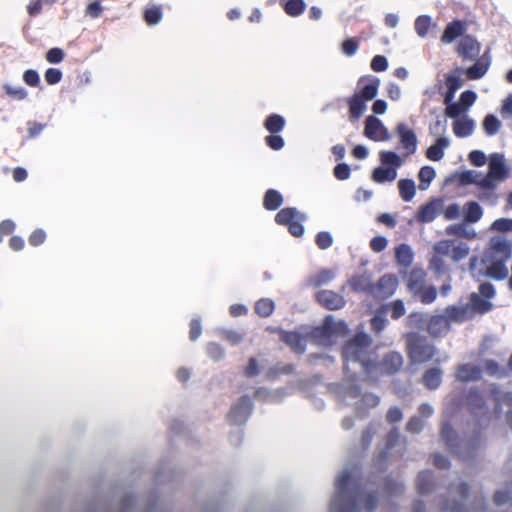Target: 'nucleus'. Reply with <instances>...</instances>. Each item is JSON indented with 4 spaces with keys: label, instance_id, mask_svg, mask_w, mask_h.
Returning a JSON list of instances; mask_svg holds the SVG:
<instances>
[{
    "label": "nucleus",
    "instance_id": "nucleus-15",
    "mask_svg": "<svg viewBox=\"0 0 512 512\" xmlns=\"http://www.w3.org/2000/svg\"><path fill=\"white\" fill-rule=\"evenodd\" d=\"M364 135L373 141H385L389 138L387 129L375 116L370 115L365 119Z\"/></svg>",
    "mask_w": 512,
    "mask_h": 512
},
{
    "label": "nucleus",
    "instance_id": "nucleus-43",
    "mask_svg": "<svg viewBox=\"0 0 512 512\" xmlns=\"http://www.w3.org/2000/svg\"><path fill=\"white\" fill-rule=\"evenodd\" d=\"M501 127L499 119L493 115L488 114L483 121V129L488 136H493L498 133Z\"/></svg>",
    "mask_w": 512,
    "mask_h": 512
},
{
    "label": "nucleus",
    "instance_id": "nucleus-39",
    "mask_svg": "<svg viewBox=\"0 0 512 512\" xmlns=\"http://www.w3.org/2000/svg\"><path fill=\"white\" fill-rule=\"evenodd\" d=\"M275 309L274 302L269 298H261L259 299L254 306L255 313L262 317H269Z\"/></svg>",
    "mask_w": 512,
    "mask_h": 512
},
{
    "label": "nucleus",
    "instance_id": "nucleus-21",
    "mask_svg": "<svg viewBox=\"0 0 512 512\" xmlns=\"http://www.w3.org/2000/svg\"><path fill=\"white\" fill-rule=\"evenodd\" d=\"M466 401L473 414L481 415L487 413L486 401L478 389H471L467 394Z\"/></svg>",
    "mask_w": 512,
    "mask_h": 512
},
{
    "label": "nucleus",
    "instance_id": "nucleus-32",
    "mask_svg": "<svg viewBox=\"0 0 512 512\" xmlns=\"http://www.w3.org/2000/svg\"><path fill=\"white\" fill-rule=\"evenodd\" d=\"M395 258L398 264L408 267L413 261V253L409 245L400 244L395 248Z\"/></svg>",
    "mask_w": 512,
    "mask_h": 512
},
{
    "label": "nucleus",
    "instance_id": "nucleus-55",
    "mask_svg": "<svg viewBox=\"0 0 512 512\" xmlns=\"http://www.w3.org/2000/svg\"><path fill=\"white\" fill-rule=\"evenodd\" d=\"M45 81L49 85L57 84L62 79V72L57 68H48L44 74Z\"/></svg>",
    "mask_w": 512,
    "mask_h": 512
},
{
    "label": "nucleus",
    "instance_id": "nucleus-27",
    "mask_svg": "<svg viewBox=\"0 0 512 512\" xmlns=\"http://www.w3.org/2000/svg\"><path fill=\"white\" fill-rule=\"evenodd\" d=\"M286 125V120L283 116L273 113L267 116L264 121V128L271 134L280 133Z\"/></svg>",
    "mask_w": 512,
    "mask_h": 512
},
{
    "label": "nucleus",
    "instance_id": "nucleus-19",
    "mask_svg": "<svg viewBox=\"0 0 512 512\" xmlns=\"http://www.w3.org/2000/svg\"><path fill=\"white\" fill-rule=\"evenodd\" d=\"M482 377V369L476 365L467 363L460 364L456 368L455 378L459 382L467 383L471 381H478Z\"/></svg>",
    "mask_w": 512,
    "mask_h": 512
},
{
    "label": "nucleus",
    "instance_id": "nucleus-48",
    "mask_svg": "<svg viewBox=\"0 0 512 512\" xmlns=\"http://www.w3.org/2000/svg\"><path fill=\"white\" fill-rule=\"evenodd\" d=\"M445 255H440L435 252V255L430 259V268L438 275H443L447 272L448 268L443 259Z\"/></svg>",
    "mask_w": 512,
    "mask_h": 512
},
{
    "label": "nucleus",
    "instance_id": "nucleus-13",
    "mask_svg": "<svg viewBox=\"0 0 512 512\" xmlns=\"http://www.w3.org/2000/svg\"><path fill=\"white\" fill-rule=\"evenodd\" d=\"M396 134L399 138L400 146L405 150V155L414 154L417 149V137L413 129L401 122L396 126Z\"/></svg>",
    "mask_w": 512,
    "mask_h": 512
},
{
    "label": "nucleus",
    "instance_id": "nucleus-12",
    "mask_svg": "<svg viewBox=\"0 0 512 512\" xmlns=\"http://www.w3.org/2000/svg\"><path fill=\"white\" fill-rule=\"evenodd\" d=\"M336 334V325L332 316H327L320 327L314 328L310 335L319 345L330 346L333 343V337Z\"/></svg>",
    "mask_w": 512,
    "mask_h": 512
},
{
    "label": "nucleus",
    "instance_id": "nucleus-62",
    "mask_svg": "<svg viewBox=\"0 0 512 512\" xmlns=\"http://www.w3.org/2000/svg\"><path fill=\"white\" fill-rule=\"evenodd\" d=\"M45 239V231L43 229H36L30 234L28 241L31 246L36 247L43 244Z\"/></svg>",
    "mask_w": 512,
    "mask_h": 512
},
{
    "label": "nucleus",
    "instance_id": "nucleus-37",
    "mask_svg": "<svg viewBox=\"0 0 512 512\" xmlns=\"http://www.w3.org/2000/svg\"><path fill=\"white\" fill-rule=\"evenodd\" d=\"M483 211L481 206L475 202L470 201L465 205V221L468 223H475L481 219Z\"/></svg>",
    "mask_w": 512,
    "mask_h": 512
},
{
    "label": "nucleus",
    "instance_id": "nucleus-60",
    "mask_svg": "<svg viewBox=\"0 0 512 512\" xmlns=\"http://www.w3.org/2000/svg\"><path fill=\"white\" fill-rule=\"evenodd\" d=\"M222 337L232 345L239 344L243 339V334L236 330H224Z\"/></svg>",
    "mask_w": 512,
    "mask_h": 512
},
{
    "label": "nucleus",
    "instance_id": "nucleus-5",
    "mask_svg": "<svg viewBox=\"0 0 512 512\" xmlns=\"http://www.w3.org/2000/svg\"><path fill=\"white\" fill-rule=\"evenodd\" d=\"M509 175V169L505 164L502 154H492L489 161V170L487 175L479 180L468 179L465 177L464 181L467 183H476L479 187L487 190L494 189L497 183L504 181Z\"/></svg>",
    "mask_w": 512,
    "mask_h": 512
},
{
    "label": "nucleus",
    "instance_id": "nucleus-6",
    "mask_svg": "<svg viewBox=\"0 0 512 512\" xmlns=\"http://www.w3.org/2000/svg\"><path fill=\"white\" fill-rule=\"evenodd\" d=\"M380 80L376 77L369 80L358 92H355L347 101L349 117L358 120L366 109V102L377 96Z\"/></svg>",
    "mask_w": 512,
    "mask_h": 512
},
{
    "label": "nucleus",
    "instance_id": "nucleus-4",
    "mask_svg": "<svg viewBox=\"0 0 512 512\" xmlns=\"http://www.w3.org/2000/svg\"><path fill=\"white\" fill-rule=\"evenodd\" d=\"M407 289L413 298L425 305L433 303L438 294L435 286L427 285L426 273L421 269H413L409 273Z\"/></svg>",
    "mask_w": 512,
    "mask_h": 512
},
{
    "label": "nucleus",
    "instance_id": "nucleus-59",
    "mask_svg": "<svg viewBox=\"0 0 512 512\" xmlns=\"http://www.w3.org/2000/svg\"><path fill=\"white\" fill-rule=\"evenodd\" d=\"M24 82L31 87H37L40 83V77L36 70L29 69L23 74Z\"/></svg>",
    "mask_w": 512,
    "mask_h": 512
},
{
    "label": "nucleus",
    "instance_id": "nucleus-11",
    "mask_svg": "<svg viewBox=\"0 0 512 512\" xmlns=\"http://www.w3.org/2000/svg\"><path fill=\"white\" fill-rule=\"evenodd\" d=\"M481 51L480 42L472 35H464L456 46V53L463 60H475Z\"/></svg>",
    "mask_w": 512,
    "mask_h": 512
},
{
    "label": "nucleus",
    "instance_id": "nucleus-44",
    "mask_svg": "<svg viewBox=\"0 0 512 512\" xmlns=\"http://www.w3.org/2000/svg\"><path fill=\"white\" fill-rule=\"evenodd\" d=\"M380 160L383 165H389V168L397 169L402 165L401 157L392 151L380 152Z\"/></svg>",
    "mask_w": 512,
    "mask_h": 512
},
{
    "label": "nucleus",
    "instance_id": "nucleus-45",
    "mask_svg": "<svg viewBox=\"0 0 512 512\" xmlns=\"http://www.w3.org/2000/svg\"><path fill=\"white\" fill-rule=\"evenodd\" d=\"M295 370V367L293 364H285L282 366H276L273 368H270L266 373V378L269 380H275L280 375H289L293 373Z\"/></svg>",
    "mask_w": 512,
    "mask_h": 512
},
{
    "label": "nucleus",
    "instance_id": "nucleus-24",
    "mask_svg": "<svg viewBox=\"0 0 512 512\" xmlns=\"http://www.w3.org/2000/svg\"><path fill=\"white\" fill-rule=\"evenodd\" d=\"M443 371L438 367L427 369L422 375L421 382L428 390H436L442 383Z\"/></svg>",
    "mask_w": 512,
    "mask_h": 512
},
{
    "label": "nucleus",
    "instance_id": "nucleus-31",
    "mask_svg": "<svg viewBox=\"0 0 512 512\" xmlns=\"http://www.w3.org/2000/svg\"><path fill=\"white\" fill-rule=\"evenodd\" d=\"M281 4L285 13L291 17L301 15L306 8L304 0H282Z\"/></svg>",
    "mask_w": 512,
    "mask_h": 512
},
{
    "label": "nucleus",
    "instance_id": "nucleus-10",
    "mask_svg": "<svg viewBox=\"0 0 512 512\" xmlns=\"http://www.w3.org/2000/svg\"><path fill=\"white\" fill-rule=\"evenodd\" d=\"M398 287V278L393 274H385L370 284L367 291L376 299L385 300L391 297Z\"/></svg>",
    "mask_w": 512,
    "mask_h": 512
},
{
    "label": "nucleus",
    "instance_id": "nucleus-14",
    "mask_svg": "<svg viewBox=\"0 0 512 512\" xmlns=\"http://www.w3.org/2000/svg\"><path fill=\"white\" fill-rule=\"evenodd\" d=\"M252 410L248 396H243L231 407L228 418L233 424H241L247 420Z\"/></svg>",
    "mask_w": 512,
    "mask_h": 512
},
{
    "label": "nucleus",
    "instance_id": "nucleus-35",
    "mask_svg": "<svg viewBox=\"0 0 512 512\" xmlns=\"http://www.w3.org/2000/svg\"><path fill=\"white\" fill-rule=\"evenodd\" d=\"M489 63L483 60H477L472 66L467 68L466 76L470 80L482 78L488 71Z\"/></svg>",
    "mask_w": 512,
    "mask_h": 512
},
{
    "label": "nucleus",
    "instance_id": "nucleus-25",
    "mask_svg": "<svg viewBox=\"0 0 512 512\" xmlns=\"http://www.w3.org/2000/svg\"><path fill=\"white\" fill-rule=\"evenodd\" d=\"M282 340L296 353H304L306 341L302 334L294 331L285 332Z\"/></svg>",
    "mask_w": 512,
    "mask_h": 512
},
{
    "label": "nucleus",
    "instance_id": "nucleus-40",
    "mask_svg": "<svg viewBox=\"0 0 512 512\" xmlns=\"http://www.w3.org/2000/svg\"><path fill=\"white\" fill-rule=\"evenodd\" d=\"M432 26V18L429 15H420L416 18L414 27L417 35L421 38L427 36Z\"/></svg>",
    "mask_w": 512,
    "mask_h": 512
},
{
    "label": "nucleus",
    "instance_id": "nucleus-18",
    "mask_svg": "<svg viewBox=\"0 0 512 512\" xmlns=\"http://www.w3.org/2000/svg\"><path fill=\"white\" fill-rule=\"evenodd\" d=\"M490 396L494 402V412L497 416L502 413L503 405L512 407V391L503 392L498 385L492 384Z\"/></svg>",
    "mask_w": 512,
    "mask_h": 512
},
{
    "label": "nucleus",
    "instance_id": "nucleus-47",
    "mask_svg": "<svg viewBox=\"0 0 512 512\" xmlns=\"http://www.w3.org/2000/svg\"><path fill=\"white\" fill-rule=\"evenodd\" d=\"M437 216V211L432 203L425 204L418 211V220L421 222H431Z\"/></svg>",
    "mask_w": 512,
    "mask_h": 512
},
{
    "label": "nucleus",
    "instance_id": "nucleus-23",
    "mask_svg": "<svg viewBox=\"0 0 512 512\" xmlns=\"http://www.w3.org/2000/svg\"><path fill=\"white\" fill-rule=\"evenodd\" d=\"M445 315L449 319V323H461L472 318L471 309L465 306L450 305L445 308Z\"/></svg>",
    "mask_w": 512,
    "mask_h": 512
},
{
    "label": "nucleus",
    "instance_id": "nucleus-20",
    "mask_svg": "<svg viewBox=\"0 0 512 512\" xmlns=\"http://www.w3.org/2000/svg\"><path fill=\"white\" fill-rule=\"evenodd\" d=\"M450 330L449 319L445 314H437L430 317L427 324V331L433 337L446 335Z\"/></svg>",
    "mask_w": 512,
    "mask_h": 512
},
{
    "label": "nucleus",
    "instance_id": "nucleus-7",
    "mask_svg": "<svg viewBox=\"0 0 512 512\" xmlns=\"http://www.w3.org/2000/svg\"><path fill=\"white\" fill-rule=\"evenodd\" d=\"M406 342L408 355L414 363L429 362L436 354L435 346L417 333L408 334Z\"/></svg>",
    "mask_w": 512,
    "mask_h": 512
},
{
    "label": "nucleus",
    "instance_id": "nucleus-49",
    "mask_svg": "<svg viewBox=\"0 0 512 512\" xmlns=\"http://www.w3.org/2000/svg\"><path fill=\"white\" fill-rule=\"evenodd\" d=\"M333 277L334 274L332 271L323 269L312 277L311 282L315 287H319L323 284L330 282L333 279Z\"/></svg>",
    "mask_w": 512,
    "mask_h": 512
},
{
    "label": "nucleus",
    "instance_id": "nucleus-1",
    "mask_svg": "<svg viewBox=\"0 0 512 512\" xmlns=\"http://www.w3.org/2000/svg\"><path fill=\"white\" fill-rule=\"evenodd\" d=\"M372 340L365 333H358L342 347L343 369L347 377L354 379L355 373L350 372V364L358 363L362 368L365 379L378 381L383 376H392L403 366L400 353L391 351L381 361L371 358L370 346Z\"/></svg>",
    "mask_w": 512,
    "mask_h": 512
},
{
    "label": "nucleus",
    "instance_id": "nucleus-3",
    "mask_svg": "<svg viewBox=\"0 0 512 512\" xmlns=\"http://www.w3.org/2000/svg\"><path fill=\"white\" fill-rule=\"evenodd\" d=\"M352 482V475L348 470L343 471L335 482V496L332 500V510L336 512H357L359 503H363L364 508L371 512L377 506V496L375 493L363 495L360 489L349 490Z\"/></svg>",
    "mask_w": 512,
    "mask_h": 512
},
{
    "label": "nucleus",
    "instance_id": "nucleus-58",
    "mask_svg": "<svg viewBox=\"0 0 512 512\" xmlns=\"http://www.w3.org/2000/svg\"><path fill=\"white\" fill-rule=\"evenodd\" d=\"M388 68V61L385 56L376 55L371 61V69L375 72H383Z\"/></svg>",
    "mask_w": 512,
    "mask_h": 512
},
{
    "label": "nucleus",
    "instance_id": "nucleus-50",
    "mask_svg": "<svg viewBox=\"0 0 512 512\" xmlns=\"http://www.w3.org/2000/svg\"><path fill=\"white\" fill-rule=\"evenodd\" d=\"M315 243L319 249H328L333 244V237L327 231H321L316 235Z\"/></svg>",
    "mask_w": 512,
    "mask_h": 512
},
{
    "label": "nucleus",
    "instance_id": "nucleus-34",
    "mask_svg": "<svg viewBox=\"0 0 512 512\" xmlns=\"http://www.w3.org/2000/svg\"><path fill=\"white\" fill-rule=\"evenodd\" d=\"M398 188L400 196L405 202L411 201L416 194L415 183L411 179H400Z\"/></svg>",
    "mask_w": 512,
    "mask_h": 512
},
{
    "label": "nucleus",
    "instance_id": "nucleus-22",
    "mask_svg": "<svg viewBox=\"0 0 512 512\" xmlns=\"http://www.w3.org/2000/svg\"><path fill=\"white\" fill-rule=\"evenodd\" d=\"M467 306L471 309L472 317L474 314H486L493 309V304L488 299L483 298L477 293H472Z\"/></svg>",
    "mask_w": 512,
    "mask_h": 512
},
{
    "label": "nucleus",
    "instance_id": "nucleus-30",
    "mask_svg": "<svg viewBox=\"0 0 512 512\" xmlns=\"http://www.w3.org/2000/svg\"><path fill=\"white\" fill-rule=\"evenodd\" d=\"M396 177V169L389 167H377L372 173V179L376 183L392 182Z\"/></svg>",
    "mask_w": 512,
    "mask_h": 512
},
{
    "label": "nucleus",
    "instance_id": "nucleus-57",
    "mask_svg": "<svg viewBox=\"0 0 512 512\" xmlns=\"http://www.w3.org/2000/svg\"><path fill=\"white\" fill-rule=\"evenodd\" d=\"M46 124L39 123L37 121H28L27 122V132H28V138H36L41 134L43 129L45 128Z\"/></svg>",
    "mask_w": 512,
    "mask_h": 512
},
{
    "label": "nucleus",
    "instance_id": "nucleus-51",
    "mask_svg": "<svg viewBox=\"0 0 512 512\" xmlns=\"http://www.w3.org/2000/svg\"><path fill=\"white\" fill-rule=\"evenodd\" d=\"M265 143L270 149L275 151L281 150L285 145V141L282 136L271 133L265 137Z\"/></svg>",
    "mask_w": 512,
    "mask_h": 512
},
{
    "label": "nucleus",
    "instance_id": "nucleus-56",
    "mask_svg": "<svg viewBox=\"0 0 512 512\" xmlns=\"http://www.w3.org/2000/svg\"><path fill=\"white\" fill-rule=\"evenodd\" d=\"M491 228L499 232L512 231V219L499 218L493 222Z\"/></svg>",
    "mask_w": 512,
    "mask_h": 512
},
{
    "label": "nucleus",
    "instance_id": "nucleus-38",
    "mask_svg": "<svg viewBox=\"0 0 512 512\" xmlns=\"http://www.w3.org/2000/svg\"><path fill=\"white\" fill-rule=\"evenodd\" d=\"M483 370L486 374L489 376L497 377V378H504L507 376V371L504 367L500 366L498 362L495 360H484L483 363Z\"/></svg>",
    "mask_w": 512,
    "mask_h": 512
},
{
    "label": "nucleus",
    "instance_id": "nucleus-61",
    "mask_svg": "<svg viewBox=\"0 0 512 512\" xmlns=\"http://www.w3.org/2000/svg\"><path fill=\"white\" fill-rule=\"evenodd\" d=\"M424 427L423 420L418 416H413L406 424V430L411 433H419Z\"/></svg>",
    "mask_w": 512,
    "mask_h": 512
},
{
    "label": "nucleus",
    "instance_id": "nucleus-8",
    "mask_svg": "<svg viewBox=\"0 0 512 512\" xmlns=\"http://www.w3.org/2000/svg\"><path fill=\"white\" fill-rule=\"evenodd\" d=\"M306 220V216L294 207H286L281 209L275 216V222L279 225L286 226L288 231L294 237H300L304 233L302 223Z\"/></svg>",
    "mask_w": 512,
    "mask_h": 512
},
{
    "label": "nucleus",
    "instance_id": "nucleus-64",
    "mask_svg": "<svg viewBox=\"0 0 512 512\" xmlns=\"http://www.w3.org/2000/svg\"><path fill=\"white\" fill-rule=\"evenodd\" d=\"M468 159L476 167H481L486 163V155L480 150L471 151Z\"/></svg>",
    "mask_w": 512,
    "mask_h": 512
},
{
    "label": "nucleus",
    "instance_id": "nucleus-29",
    "mask_svg": "<svg viewBox=\"0 0 512 512\" xmlns=\"http://www.w3.org/2000/svg\"><path fill=\"white\" fill-rule=\"evenodd\" d=\"M417 491L419 494L424 495L430 492L433 488V474L431 471H421L417 476Z\"/></svg>",
    "mask_w": 512,
    "mask_h": 512
},
{
    "label": "nucleus",
    "instance_id": "nucleus-41",
    "mask_svg": "<svg viewBox=\"0 0 512 512\" xmlns=\"http://www.w3.org/2000/svg\"><path fill=\"white\" fill-rule=\"evenodd\" d=\"M440 436L450 449H453L456 446L457 435L451 424L444 423L442 425Z\"/></svg>",
    "mask_w": 512,
    "mask_h": 512
},
{
    "label": "nucleus",
    "instance_id": "nucleus-52",
    "mask_svg": "<svg viewBox=\"0 0 512 512\" xmlns=\"http://www.w3.org/2000/svg\"><path fill=\"white\" fill-rule=\"evenodd\" d=\"M400 435L397 430H391L386 438V451L378 456V461L387 457L388 451L399 441Z\"/></svg>",
    "mask_w": 512,
    "mask_h": 512
},
{
    "label": "nucleus",
    "instance_id": "nucleus-42",
    "mask_svg": "<svg viewBox=\"0 0 512 512\" xmlns=\"http://www.w3.org/2000/svg\"><path fill=\"white\" fill-rule=\"evenodd\" d=\"M163 13L160 6L153 5L144 11V20L148 25H156L162 19Z\"/></svg>",
    "mask_w": 512,
    "mask_h": 512
},
{
    "label": "nucleus",
    "instance_id": "nucleus-28",
    "mask_svg": "<svg viewBox=\"0 0 512 512\" xmlns=\"http://www.w3.org/2000/svg\"><path fill=\"white\" fill-rule=\"evenodd\" d=\"M283 203V196L275 189H268L263 198V206L266 210H277Z\"/></svg>",
    "mask_w": 512,
    "mask_h": 512
},
{
    "label": "nucleus",
    "instance_id": "nucleus-2",
    "mask_svg": "<svg viewBox=\"0 0 512 512\" xmlns=\"http://www.w3.org/2000/svg\"><path fill=\"white\" fill-rule=\"evenodd\" d=\"M512 254V244L500 237H492L482 258L474 255L469 260V271L479 280L487 276L495 280H504L508 276L506 262Z\"/></svg>",
    "mask_w": 512,
    "mask_h": 512
},
{
    "label": "nucleus",
    "instance_id": "nucleus-54",
    "mask_svg": "<svg viewBox=\"0 0 512 512\" xmlns=\"http://www.w3.org/2000/svg\"><path fill=\"white\" fill-rule=\"evenodd\" d=\"M387 307L390 308V310H391V318L394 319V320L399 319L406 312L404 303L400 299L391 302Z\"/></svg>",
    "mask_w": 512,
    "mask_h": 512
},
{
    "label": "nucleus",
    "instance_id": "nucleus-9",
    "mask_svg": "<svg viewBox=\"0 0 512 512\" xmlns=\"http://www.w3.org/2000/svg\"><path fill=\"white\" fill-rule=\"evenodd\" d=\"M434 252L440 255H447L454 262H459L469 255L470 248L464 242L454 239H444L434 245Z\"/></svg>",
    "mask_w": 512,
    "mask_h": 512
},
{
    "label": "nucleus",
    "instance_id": "nucleus-63",
    "mask_svg": "<svg viewBox=\"0 0 512 512\" xmlns=\"http://www.w3.org/2000/svg\"><path fill=\"white\" fill-rule=\"evenodd\" d=\"M445 85L451 91H457L462 86V80L457 74H448L445 77Z\"/></svg>",
    "mask_w": 512,
    "mask_h": 512
},
{
    "label": "nucleus",
    "instance_id": "nucleus-17",
    "mask_svg": "<svg viewBox=\"0 0 512 512\" xmlns=\"http://www.w3.org/2000/svg\"><path fill=\"white\" fill-rule=\"evenodd\" d=\"M466 30L467 22L464 20L455 19L446 25L440 40L444 44H450L457 38H462L464 35H466Z\"/></svg>",
    "mask_w": 512,
    "mask_h": 512
},
{
    "label": "nucleus",
    "instance_id": "nucleus-36",
    "mask_svg": "<svg viewBox=\"0 0 512 512\" xmlns=\"http://www.w3.org/2000/svg\"><path fill=\"white\" fill-rule=\"evenodd\" d=\"M474 122L471 119L456 120L453 123V132L457 137L463 138L472 134Z\"/></svg>",
    "mask_w": 512,
    "mask_h": 512
},
{
    "label": "nucleus",
    "instance_id": "nucleus-26",
    "mask_svg": "<svg viewBox=\"0 0 512 512\" xmlns=\"http://www.w3.org/2000/svg\"><path fill=\"white\" fill-rule=\"evenodd\" d=\"M449 141L445 137L438 138L433 145L426 150V157L431 161H440L444 157V149Z\"/></svg>",
    "mask_w": 512,
    "mask_h": 512
},
{
    "label": "nucleus",
    "instance_id": "nucleus-46",
    "mask_svg": "<svg viewBox=\"0 0 512 512\" xmlns=\"http://www.w3.org/2000/svg\"><path fill=\"white\" fill-rule=\"evenodd\" d=\"M436 172L433 167L424 166L420 169L418 177L420 180V189H426V187L432 182L435 178Z\"/></svg>",
    "mask_w": 512,
    "mask_h": 512
},
{
    "label": "nucleus",
    "instance_id": "nucleus-53",
    "mask_svg": "<svg viewBox=\"0 0 512 512\" xmlns=\"http://www.w3.org/2000/svg\"><path fill=\"white\" fill-rule=\"evenodd\" d=\"M359 47V41L356 38H348L343 41L341 49L347 56H353Z\"/></svg>",
    "mask_w": 512,
    "mask_h": 512
},
{
    "label": "nucleus",
    "instance_id": "nucleus-16",
    "mask_svg": "<svg viewBox=\"0 0 512 512\" xmlns=\"http://www.w3.org/2000/svg\"><path fill=\"white\" fill-rule=\"evenodd\" d=\"M317 302L328 310L342 309L346 301L343 295L332 290H320L316 293Z\"/></svg>",
    "mask_w": 512,
    "mask_h": 512
},
{
    "label": "nucleus",
    "instance_id": "nucleus-33",
    "mask_svg": "<svg viewBox=\"0 0 512 512\" xmlns=\"http://www.w3.org/2000/svg\"><path fill=\"white\" fill-rule=\"evenodd\" d=\"M2 90L9 99L15 101L25 100L28 96V92L24 87L13 86L10 83H4L2 85Z\"/></svg>",
    "mask_w": 512,
    "mask_h": 512
}]
</instances>
